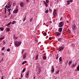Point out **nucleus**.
Listing matches in <instances>:
<instances>
[{
    "mask_svg": "<svg viewBox=\"0 0 79 79\" xmlns=\"http://www.w3.org/2000/svg\"><path fill=\"white\" fill-rule=\"evenodd\" d=\"M22 42L21 41H16L15 42V45L16 47H19L21 44Z\"/></svg>",
    "mask_w": 79,
    "mask_h": 79,
    "instance_id": "1",
    "label": "nucleus"
},
{
    "mask_svg": "<svg viewBox=\"0 0 79 79\" xmlns=\"http://www.w3.org/2000/svg\"><path fill=\"white\" fill-rule=\"evenodd\" d=\"M64 25V22H61L59 24V27H62L63 25Z\"/></svg>",
    "mask_w": 79,
    "mask_h": 79,
    "instance_id": "2",
    "label": "nucleus"
},
{
    "mask_svg": "<svg viewBox=\"0 0 79 79\" xmlns=\"http://www.w3.org/2000/svg\"><path fill=\"white\" fill-rule=\"evenodd\" d=\"M63 49H64V48L62 46L59 47V48H58V50L59 52H61V51L63 50Z\"/></svg>",
    "mask_w": 79,
    "mask_h": 79,
    "instance_id": "3",
    "label": "nucleus"
},
{
    "mask_svg": "<svg viewBox=\"0 0 79 79\" xmlns=\"http://www.w3.org/2000/svg\"><path fill=\"white\" fill-rule=\"evenodd\" d=\"M77 64V63L76 62H75V63L73 64H72L71 66V68H74V67H75V66H76Z\"/></svg>",
    "mask_w": 79,
    "mask_h": 79,
    "instance_id": "4",
    "label": "nucleus"
},
{
    "mask_svg": "<svg viewBox=\"0 0 79 79\" xmlns=\"http://www.w3.org/2000/svg\"><path fill=\"white\" fill-rule=\"evenodd\" d=\"M55 35L56 36H58L60 35V33L58 32H56L55 33Z\"/></svg>",
    "mask_w": 79,
    "mask_h": 79,
    "instance_id": "5",
    "label": "nucleus"
},
{
    "mask_svg": "<svg viewBox=\"0 0 79 79\" xmlns=\"http://www.w3.org/2000/svg\"><path fill=\"white\" fill-rule=\"evenodd\" d=\"M29 71H28L27 72V73H26V75H25V76L26 77V78H28V76H29Z\"/></svg>",
    "mask_w": 79,
    "mask_h": 79,
    "instance_id": "6",
    "label": "nucleus"
},
{
    "mask_svg": "<svg viewBox=\"0 0 79 79\" xmlns=\"http://www.w3.org/2000/svg\"><path fill=\"white\" fill-rule=\"evenodd\" d=\"M62 30H63V27L59 28L58 29V31L59 32H62Z\"/></svg>",
    "mask_w": 79,
    "mask_h": 79,
    "instance_id": "7",
    "label": "nucleus"
},
{
    "mask_svg": "<svg viewBox=\"0 0 79 79\" xmlns=\"http://www.w3.org/2000/svg\"><path fill=\"white\" fill-rule=\"evenodd\" d=\"M77 28L76 27V25H74L73 27V30H76Z\"/></svg>",
    "mask_w": 79,
    "mask_h": 79,
    "instance_id": "8",
    "label": "nucleus"
},
{
    "mask_svg": "<svg viewBox=\"0 0 79 79\" xmlns=\"http://www.w3.org/2000/svg\"><path fill=\"white\" fill-rule=\"evenodd\" d=\"M18 9H17L14 10V11H13V13H18Z\"/></svg>",
    "mask_w": 79,
    "mask_h": 79,
    "instance_id": "9",
    "label": "nucleus"
},
{
    "mask_svg": "<svg viewBox=\"0 0 79 79\" xmlns=\"http://www.w3.org/2000/svg\"><path fill=\"white\" fill-rule=\"evenodd\" d=\"M20 6L21 7H23V6H24V3L23 2L20 3Z\"/></svg>",
    "mask_w": 79,
    "mask_h": 79,
    "instance_id": "10",
    "label": "nucleus"
},
{
    "mask_svg": "<svg viewBox=\"0 0 79 79\" xmlns=\"http://www.w3.org/2000/svg\"><path fill=\"white\" fill-rule=\"evenodd\" d=\"M54 67H53V66H52V70H51V71H52V72H53L54 71Z\"/></svg>",
    "mask_w": 79,
    "mask_h": 79,
    "instance_id": "11",
    "label": "nucleus"
},
{
    "mask_svg": "<svg viewBox=\"0 0 79 79\" xmlns=\"http://www.w3.org/2000/svg\"><path fill=\"white\" fill-rule=\"evenodd\" d=\"M26 58V53L24 54L23 57V59H25V58Z\"/></svg>",
    "mask_w": 79,
    "mask_h": 79,
    "instance_id": "12",
    "label": "nucleus"
},
{
    "mask_svg": "<svg viewBox=\"0 0 79 79\" xmlns=\"http://www.w3.org/2000/svg\"><path fill=\"white\" fill-rule=\"evenodd\" d=\"M73 63V62L72 61H70L68 63V64L69 65V66H70V65L71 64V63Z\"/></svg>",
    "mask_w": 79,
    "mask_h": 79,
    "instance_id": "13",
    "label": "nucleus"
},
{
    "mask_svg": "<svg viewBox=\"0 0 79 79\" xmlns=\"http://www.w3.org/2000/svg\"><path fill=\"white\" fill-rule=\"evenodd\" d=\"M43 60H46V59L47 58V57L46 56H43Z\"/></svg>",
    "mask_w": 79,
    "mask_h": 79,
    "instance_id": "14",
    "label": "nucleus"
},
{
    "mask_svg": "<svg viewBox=\"0 0 79 79\" xmlns=\"http://www.w3.org/2000/svg\"><path fill=\"white\" fill-rule=\"evenodd\" d=\"M10 29L9 28H7L6 29V31L7 32H9L10 31Z\"/></svg>",
    "mask_w": 79,
    "mask_h": 79,
    "instance_id": "15",
    "label": "nucleus"
},
{
    "mask_svg": "<svg viewBox=\"0 0 79 79\" xmlns=\"http://www.w3.org/2000/svg\"><path fill=\"white\" fill-rule=\"evenodd\" d=\"M13 38L14 39H17L18 38V37L17 38H16V35H14Z\"/></svg>",
    "mask_w": 79,
    "mask_h": 79,
    "instance_id": "16",
    "label": "nucleus"
},
{
    "mask_svg": "<svg viewBox=\"0 0 79 79\" xmlns=\"http://www.w3.org/2000/svg\"><path fill=\"white\" fill-rule=\"evenodd\" d=\"M44 3L45 4V6H46V7H48V4L46 3L45 1L44 2Z\"/></svg>",
    "mask_w": 79,
    "mask_h": 79,
    "instance_id": "17",
    "label": "nucleus"
},
{
    "mask_svg": "<svg viewBox=\"0 0 79 79\" xmlns=\"http://www.w3.org/2000/svg\"><path fill=\"white\" fill-rule=\"evenodd\" d=\"M11 6L10 5H8L7 7V9H8V8H11Z\"/></svg>",
    "mask_w": 79,
    "mask_h": 79,
    "instance_id": "18",
    "label": "nucleus"
},
{
    "mask_svg": "<svg viewBox=\"0 0 79 79\" xmlns=\"http://www.w3.org/2000/svg\"><path fill=\"white\" fill-rule=\"evenodd\" d=\"M11 3H12L11 2V1L9 2L8 5L11 6Z\"/></svg>",
    "mask_w": 79,
    "mask_h": 79,
    "instance_id": "19",
    "label": "nucleus"
},
{
    "mask_svg": "<svg viewBox=\"0 0 79 79\" xmlns=\"http://www.w3.org/2000/svg\"><path fill=\"white\" fill-rule=\"evenodd\" d=\"M38 56H39V55H38V54H37L35 58L36 60H38Z\"/></svg>",
    "mask_w": 79,
    "mask_h": 79,
    "instance_id": "20",
    "label": "nucleus"
},
{
    "mask_svg": "<svg viewBox=\"0 0 79 79\" xmlns=\"http://www.w3.org/2000/svg\"><path fill=\"white\" fill-rule=\"evenodd\" d=\"M16 22L15 21H13L11 23L12 24H15V23H16Z\"/></svg>",
    "mask_w": 79,
    "mask_h": 79,
    "instance_id": "21",
    "label": "nucleus"
},
{
    "mask_svg": "<svg viewBox=\"0 0 79 79\" xmlns=\"http://www.w3.org/2000/svg\"><path fill=\"white\" fill-rule=\"evenodd\" d=\"M27 63V61H24L23 63H22V64H25V63Z\"/></svg>",
    "mask_w": 79,
    "mask_h": 79,
    "instance_id": "22",
    "label": "nucleus"
},
{
    "mask_svg": "<svg viewBox=\"0 0 79 79\" xmlns=\"http://www.w3.org/2000/svg\"><path fill=\"white\" fill-rule=\"evenodd\" d=\"M53 15H54V16H55V15H56H56H57L56 14V12H53Z\"/></svg>",
    "mask_w": 79,
    "mask_h": 79,
    "instance_id": "23",
    "label": "nucleus"
},
{
    "mask_svg": "<svg viewBox=\"0 0 79 79\" xmlns=\"http://www.w3.org/2000/svg\"><path fill=\"white\" fill-rule=\"evenodd\" d=\"M0 29L1 31H3L4 30V29H3V28L2 27H1L0 28Z\"/></svg>",
    "mask_w": 79,
    "mask_h": 79,
    "instance_id": "24",
    "label": "nucleus"
},
{
    "mask_svg": "<svg viewBox=\"0 0 79 79\" xmlns=\"http://www.w3.org/2000/svg\"><path fill=\"white\" fill-rule=\"evenodd\" d=\"M26 68H24L22 70V73H24L26 71Z\"/></svg>",
    "mask_w": 79,
    "mask_h": 79,
    "instance_id": "25",
    "label": "nucleus"
},
{
    "mask_svg": "<svg viewBox=\"0 0 79 79\" xmlns=\"http://www.w3.org/2000/svg\"><path fill=\"white\" fill-rule=\"evenodd\" d=\"M4 37L5 36H4L3 37L0 38V39H1V40H3V39H5Z\"/></svg>",
    "mask_w": 79,
    "mask_h": 79,
    "instance_id": "26",
    "label": "nucleus"
},
{
    "mask_svg": "<svg viewBox=\"0 0 79 79\" xmlns=\"http://www.w3.org/2000/svg\"><path fill=\"white\" fill-rule=\"evenodd\" d=\"M59 61H63V60L61 59V57H60L59 58Z\"/></svg>",
    "mask_w": 79,
    "mask_h": 79,
    "instance_id": "27",
    "label": "nucleus"
},
{
    "mask_svg": "<svg viewBox=\"0 0 79 79\" xmlns=\"http://www.w3.org/2000/svg\"><path fill=\"white\" fill-rule=\"evenodd\" d=\"M45 13H48V10H45Z\"/></svg>",
    "mask_w": 79,
    "mask_h": 79,
    "instance_id": "28",
    "label": "nucleus"
},
{
    "mask_svg": "<svg viewBox=\"0 0 79 79\" xmlns=\"http://www.w3.org/2000/svg\"><path fill=\"white\" fill-rule=\"evenodd\" d=\"M26 17H25V18H24L23 20V22H24V21H26Z\"/></svg>",
    "mask_w": 79,
    "mask_h": 79,
    "instance_id": "29",
    "label": "nucleus"
},
{
    "mask_svg": "<svg viewBox=\"0 0 79 79\" xmlns=\"http://www.w3.org/2000/svg\"><path fill=\"white\" fill-rule=\"evenodd\" d=\"M49 0H46V2L47 3H49Z\"/></svg>",
    "mask_w": 79,
    "mask_h": 79,
    "instance_id": "30",
    "label": "nucleus"
},
{
    "mask_svg": "<svg viewBox=\"0 0 79 79\" xmlns=\"http://www.w3.org/2000/svg\"><path fill=\"white\" fill-rule=\"evenodd\" d=\"M11 25V22H10L7 25V26H8L10 25Z\"/></svg>",
    "mask_w": 79,
    "mask_h": 79,
    "instance_id": "31",
    "label": "nucleus"
},
{
    "mask_svg": "<svg viewBox=\"0 0 79 79\" xmlns=\"http://www.w3.org/2000/svg\"><path fill=\"white\" fill-rule=\"evenodd\" d=\"M67 2L68 5H69V4H70V3L69 2H69V0L67 1Z\"/></svg>",
    "mask_w": 79,
    "mask_h": 79,
    "instance_id": "32",
    "label": "nucleus"
},
{
    "mask_svg": "<svg viewBox=\"0 0 79 79\" xmlns=\"http://www.w3.org/2000/svg\"><path fill=\"white\" fill-rule=\"evenodd\" d=\"M38 71L39 73H40V71H41V70L39 68L38 69Z\"/></svg>",
    "mask_w": 79,
    "mask_h": 79,
    "instance_id": "33",
    "label": "nucleus"
},
{
    "mask_svg": "<svg viewBox=\"0 0 79 79\" xmlns=\"http://www.w3.org/2000/svg\"><path fill=\"white\" fill-rule=\"evenodd\" d=\"M1 50H2V51L4 50H5V47H3L2 48Z\"/></svg>",
    "mask_w": 79,
    "mask_h": 79,
    "instance_id": "34",
    "label": "nucleus"
},
{
    "mask_svg": "<svg viewBox=\"0 0 79 79\" xmlns=\"http://www.w3.org/2000/svg\"><path fill=\"white\" fill-rule=\"evenodd\" d=\"M49 12H52V9H51L49 8Z\"/></svg>",
    "mask_w": 79,
    "mask_h": 79,
    "instance_id": "35",
    "label": "nucleus"
},
{
    "mask_svg": "<svg viewBox=\"0 0 79 79\" xmlns=\"http://www.w3.org/2000/svg\"><path fill=\"white\" fill-rule=\"evenodd\" d=\"M32 20H33V19H31L30 20V23H31V22H32Z\"/></svg>",
    "mask_w": 79,
    "mask_h": 79,
    "instance_id": "36",
    "label": "nucleus"
},
{
    "mask_svg": "<svg viewBox=\"0 0 79 79\" xmlns=\"http://www.w3.org/2000/svg\"><path fill=\"white\" fill-rule=\"evenodd\" d=\"M69 2H73V0H69Z\"/></svg>",
    "mask_w": 79,
    "mask_h": 79,
    "instance_id": "37",
    "label": "nucleus"
},
{
    "mask_svg": "<svg viewBox=\"0 0 79 79\" xmlns=\"http://www.w3.org/2000/svg\"><path fill=\"white\" fill-rule=\"evenodd\" d=\"M58 41H61V38H59V39H58Z\"/></svg>",
    "mask_w": 79,
    "mask_h": 79,
    "instance_id": "38",
    "label": "nucleus"
},
{
    "mask_svg": "<svg viewBox=\"0 0 79 79\" xmlns=\"http://www.w3.org/2000/svg\"><path fill=\"white\" fill-rule=\"evenodd\" d=\"M6 51L8 52H10V48H8L7 49Z\"/></svg>",
    "mask_w": 79,
    "mask_h": 79,
    "instance_id": "39",
    "label": "nucleus"
},
{
    "mask_svg": "<svg viewBox=\"0 0 79 79\" xmlns=\"http://www.w3.org/2000/svg\"><path fill=\"white\" fill-rule=\"evenodd\" d=\"M16 5V3L14 2L13 3V6H15Z\"/></svg>",
    "mask_w": 79,
    "mask_h": 79,
    "instance_id": "40",
    "label": "nucleus"
},
{
    "mask_svg": "<svg viewBox=\"0 0 79 79\" xmlns=\"http://www.w3.org/2000/svg\"><path fill=\"white\" fill-rule=\"evenodd\" d=\"M59 71L58 70L56 72V74H58V73H59Z\"/></svg>",
    "mask_w": 79,
    "mask_h": 79,
    "instance_id": "41",
    "label": "nucleus"
},
{
    "mask_svg": "<svg viewBox=\"0 0 79 79\" xmlns=\"http://www.w3.org/2000/svg\"><path fill=\"white\" fill-rule=\"evenodd\" d=\"M43 35H44L46 36V35H47V33H45L44 34H43Z\"/></svg>",
    "mask_w": 79,
    "mask_h": 79,
    "instance_id": "42",
    "label": "nucleus"
},
{
    "mask_svg": "<svg viewBox=\"0 0 79 79\" xmlns=\"http://www.w3.org/2000/svg\"><path fill=\"white\" fill-rule=\"evenodd\" d=\"M63 17H61L60 19V21H61L62 20H63Z\"/></svg>",
    "mask_w": 79,
    "mask_h": 79,
    "instance_id": "43",
    "label": "nucleus"
},
{
    "mask_svg": "<svg viewBox=\"0 0 79 79\" xmlns=\"http://www.w3.org/2000/svg\"><path fill=\"white\" fill-rule=\"evenodd\" d=\"M23 77V73H22L21 74V77Z\"/></svg>",
    "mask_w": 79,
    "mask_h": 79,
    "instance_id": "44",
    "label": "nucleus"
},
{
    "mask_svg": "<svg viewBox=\"0 0 79 79\" xmlns=\"http://www.w3.org/2000/svg\"><path fill=\"white\" fill-rule=\"evenodd\" d=\"M49 39L50 40H52V37H50Z\"/></svg>",
    "mask_w": 79,
    "mask_h": 79,
    "instance_id": "45",
    "label": "nucleus"
},
{
    "mask_svg": "<svg viewBox=\"0 0 79 79\" xmlns=\"http://www.w3.org/2000/svg\"><path fill=\"white\" fill-rule=\"evenodd\" d=\"M26 2H27V3L29 2V0H27Z\"/></svg>",
    "mask_w": 79,
    "mask_h": 79,
    "instance_id": "46",
    "label": "nucleus"
},
{
    "mask_svg": "<svg viewBox=\"0 0 79 79\" xmlns=\"http://www.w3.org/2000/svg\"><path fill=\"white\" fill-rule=\"evenodd\" d=\"M10 12H9V14L8 15V16L10 15H11V13H10Z\"/></svg>",
    "mask_w": 79,
    "mask_h": 79,
    "instance_id": "47",
    "label": "nucleus"
},
{
    "mask_svg": "<svg viewBox=\"0 0 79 79\" xmlns=\"http://www.w3.org/2000/svg\"><path fill=\"white\" fill-rule=\"evenodd\" d=\"M7 7H8V5H6V6H5V8H7Z\"/></svg>",
    "mask_w": 79,
    "mask_h": 79,
    "instance_id": "48",
    "label": "nucleus"
},
{
    "mask_svg": "<svg viewBox=\"0 0 79 79\" xmlns=\"http://www.w3.org/2000/svg\"><path fill=\"white\" fill-rule=\"evenodd\" d=\"M5 18H7V16L6 15H5Z\"/></svg>",
    "mask_w": 79,
    "mask_h": 79,
    "instance_id": "49",
    "label": "nucleus"
},
{
    "mask_svg": "<svg viewBox=\"0 0 79 79\" xmlns=\"http://www.w3.org/2000/svg\"><path fill=\"white\" fill-rule=\"evenodd\" d=\"M4 13L5 14H6V11H4Z\"/></svg>",
    "mask_w": 79,
    "mask_h": 79,
    "instance_id": "50",
    "label": "nucleus"
},
{
    "mask_svg": "<svg viewBox=\"0 0 79 79\" xmlns=\"http://www.w3.org/2000/svg\"><path fill=\"white\" fill-rule=\"evenodd\" d=\"M23 52H24V50H23V51L22 52V54H23Z\"/></svg>",
    "mask_w": 79,
    "mask_h": 79,
    "instance_id": "51",
    "label": "nucleus"
},
{
    "mask_svg": "<svg viewBox=\"0 0 79 79\" xmlns=\"http://www.w3.org/2000/svg\"><path fill=\"white\" fill-rule=\"evenodd\" d=\"M68 32H69V33H70V30H69V29L68 30Z\"/></svg>",
    "mask_w": 79,
    "mask_h": 79,
    "instance_id": "52",
    "label": "nucleus"
},
{
    "mask_svg": "<svg viewBox=\"0 0 79 79\" xmlns=\"http://www.w3.org/2000/svg\"><path fill=\"white\" fill-rule=\"evenodd\" d=\"M58 57H56V60H58Z\"/></svg>",
    "mask_w": 79,
    "mask_h": 79,
    "instance_id": "53",
    "label": "nucleus"
},
{
    "mask_svg": "<svg viewBox=\"0 0 79 79\" xmlns=\"http://www.w3.org/2000/svg\"><path fill=\"white\" fill-rule=\"evenodd\" d=\"M6 10H7L6 8H5V10L4 11H6Z\"/></svg>",
    "mask_w": 79,
    "mask_h": 79,
    "instance_id": "54",
    "label": "nucleus"
},
{
    "mask_svg": "<svg viewBox=\"0 0 79 79\" xmlns=\"http://www.w3.org/2000/svg\"><path fill=\"white\" fill-rule=\"evenodd\" d=\"M7 10H8V11H9V12H10V11L9 9H7Z\"/></svg>",
    "mask_w": 79,
    "mask_h": 79,
    "instance_id": "55",
    "label": "nucleus"
},
{
    "mask_svg": "<svg viewBox=\"0 0 79 79\" xmlns=\"http://www.w3.org/2000/svg\"><path fill=\"white\" fill-rule=\"evenodd\" d=\"M2 79H3V76L2 77Z\"/></svg>",
    "mask_w": 79,
    "mask_h": 79,
    "instance_id": "56",
    "label": "nucleus"
},
{
    "mask_svg": "<svg viewBox=\"0 0 79 79\" xmlns=\"http://www.w3.org/2000/svg\"><path fill=\"white\" fill-rule=\"evenodd\" d=\"M49 23H51V24H52V21H50L49 22Z\"/></svg>",
    "mask_w": 79,
    "mask_h": 79,
    "instance_id": "57",
    "label": "nucleus"
},
{
    "mask_svg": "<svg viewBox=\"0 0 79 79\" xmlns=\"http://www.w3.org/2000/svg\"><path fill=\"white\" fill-rule=\"evenodd\" d=\"M3 59L2 58V59L1 60V61H3Z\"/></svg>",
    "mask_w": 79,
    "mask_h": 79,
    "instance_id": "58",
    "label": "nucleus"
},
{
    "mask_svg": "<svg viewBox=\"0 0 79 79\" xmlns=\"http://www.w3.org/2000/svg\"><path fill=\"white\" fill-rule=\"evenodd\" d=\"M43 53H45V51H43Z\"/></svg>",
    "mask_w": 79,
    "mask_h": 79,
    "instance_id": "59",
    "label": "nucleus"
},
{
    "mask_svg": "<svg viewBox=\"0 0 79 79\" xmlns=\"http://www.w3.org/2000/svg\"><path fill=\"white\" fill-rule=\"evenodd\" d=\"M9 9L10 10V11L11 10V8Z\"/></svg>",
    "mask_w": 79,
    "mask_h": 79,
    "instance_id": "60",
    "label": "nucleus"
},
{
    "mask_svg": "<svg viewBox=\"0 0 79 79\" xmlns=\"http://www.w3.org/2000/svg\"><path fill=\"white\" fill-rule=\"evenodd\" d=\"M35 76L34 77V79H35Z\"/></svg>",
    "mask_w": 79,
    "mask_h": 79,
    "instance_id": "61",
    "label": "nucleus"
},
{
    "mask_svg": "<svg viewBox=\"0 0 79 79\" xmlns=\"http://www.w3.org/2000/svg\"><path fill=\"white\" fill-rule=\"evenodd\" d=\"M2 56H3L4 55V54H3V53H2Z\"/></svg>",
    "mask_w": 79,
    "mask_h": 79,
    "instance_id": "62",
    "label": "nucleus"
},
{
    "mask_svg": "<svg viewBox=\"0 0 79 79\" xmlns=\"http://www.w3.org/2000/svg\"><path fill=\"white\" fill-rule=\"evenodd\" d=\"M57 57H58V54H57Z\"/></svg>",
    "mask_w": 79,
    "mask_h": 79,
    "instance_id": "63",
    "label": "nucleus"
},
{
    "mask_svg": "<svg viewBox=\"0 0 79 79\" xmlns=\"http://www.w3.org/2000/svg\"><path fill=\"white\" fill-rule=\"evenodd\" d=\"M21 35H20V38L21 37Z\"/></svg>",
    "mask_w": 79,
    "mask_h": 79,
    "instance_id": "64",
    "label": "nucleus"
}]
</instances>
